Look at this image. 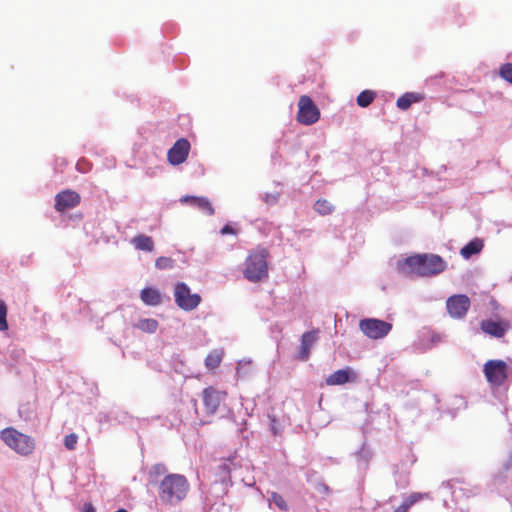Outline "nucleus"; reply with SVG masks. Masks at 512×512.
I'll list each match as a JSON object with an SVG mask.
<instances>
[{"mask_svg": "<svg viewBox=\"0 0 512 512\" xmlns=\"http://www.w3.org/2000/svg\"><path fill=\"white\" fill-rule=\"evenodd\" d=\"M209 512H214V509H213V508H211V509L209 510Z\"/></svg>", "mask_w": 512, "mask_h": 512, "instance_id": "36", "label": "nucleus"}, {"mask_svg": "<svg viewBox=\"0 0 512 512\" xmlns=\"http://www.w3.org/2000/svg\"><path fill=\"white\" fill-rule=\"evenodd\" d=\"M174 300L180 309L192 311L200 304L201 296L197 293H192L186 283L177 282L174 286Z\"/></svg>", "mask_w": 512, "mask_h": 512, "instance_id": "6", "label": "nucleus"}, {"mask_svg": "<svg viewBox=\"0 0 512 512\" xmlns=\"http://www.w3.org/2000/svg\"><path fill=\"white\" fill-rule=\"evenodd\" d=\"M483 241L475 238L471 240L469 243H467L462 249L460 250V254L463 258L469 259L472 255L478 254L483 249Z\"/></svg>", "mask_w": 512, "mask_h": 512, "instance_id": "21", "label": "nucleus"}, {"mask_svg": "<svg viewBox=\"0 0 512 512\" xmlns=\"http://www.w3.org/2000/svg\"><path fill=\"white\" fill-rule=\"evenodd\" d=\"M470 305L469 297L464 294L453 295L449 297L446 302L449 315L457 319H461L467 314Z\"/></svg>", "mask_w": 512, "mask_h": 512, "instance_id": "9", "label": "nucleus"}, {"mask_svg": "<svg viewBox=\"0 0 512 512\" xmlns=\"http://www.w3.org/2000/svg\"><path fill=\"white\" fill-rule=\"evenodd\" d=\"M181 202L189 203L191 206L198 208L207 215H211L214 212L210 202L206 198L185 196L181 199Z\"/></svg>", "mask_w": 512, "mask_h": 512, "instance_id": "18", "label": "nucleus"}, {"mask_svg": "<svg viewBox=\"0 0 512 512\" xmlns=\"http://www.w3.org/2000/svg\"><path fill=\"white\" fill-rule=\"evenodd\" d=\"M359 328L366 337L377 340L389 334L392 324L376 318H365L360 320Z\"/></svg>", "mask_w": 512, "mask_h": 512, "instance_id": "7", "label": "nucleus"}, {"mask_svg": "<svg viewBox=\"0 0 512 512\" xmlns=\"http://www.w3.org/2000/svg\"><path fill=\"white\" fill-rule=\"evenodd\" d=\"M481 330L493 337L501 338L507 332L509 324L507 322H496L491 319L483 320L480 323Z\"/></svg>", "mask_w": 512, "mask_h": 512, "instance_id": "13", "label": "nucleus"}, {"mask_svg": "<svg viewBox=\"0 0 512 512\" xmlns=\"http://www.w3.org/2000/svg\"><path fill=\"white\" fill-rule=\"evenodd\" d=\"M78 442V436L75 433H71L65 436L64 445L68 450H74Z\"/></svg>", "mask_w": 512, "mask_h": 512, "instance_id": "29", "label": "nucleus"}, {"mask_svg": "<svg viewBox=\"0 0 512 512\" xmlns=\"http://www.w3.org/2000/svg\"><path fill=\"white\" fill-rule=\"evenodd\" d=\"M81 197L74 190H63L55 196V209L63 213L67 210L73 209L80 204Z\"/></svg>", "mask_w": 512, "mask_h": 512, "instance_id": "10", "label": "nucleus"}, {"mask_svg": "<svg viewBox=\"0 0 512 512\" xmlns=\"http://www.w3.org/2000/svg\"><path fill=\"white\" fill-rule=\"evenodd\" d=\"M158 321L152 318L140 319L135 327L146 333H154L158 328Z\"/></svg>", "mask_w": 512, "mask_h": 512, "instance_id": "22", "label": "nucleus"}, {"mask_svg": "<svg viewBox=\"0 0 512 512\" xmlns=\"http://www.w3.org/2000/svg\"><path fill=\"white\" fill-rule=\"evenodd\" d=\"M0 437L9 448L22 456L30 455L35 449V441L13 427L3 429Z\"/></svg>", "mask_w": 512, "mask_h": 512, "instance_id": "4", "label": "nucleus"}, {"mask_svg": "<svg viewBox=\"0 0 512 512\" xmlns=\"http://www.w3.org/2000/svg\"><path fill=\"white\" fill-rule=\"evenodd\" d=\"M131 243L137 250L151 252L154 249L153 239L144 234H140L132 238Z\"/></svg>", "mask_w": 512, "mask_h": 512, "instance_id": "20", "label": "nucleus"}, {"mask_svg": "<svg viewBox=\"0 0 512 512\" xmlns=\"http://www.w3.org/2000/svg\"><path fill=\"white\" fill-rule=\"evenodd\" d=\"M314 209L320 215L325 216L331 214L334 210V207L328 200L320 199L317 200L316 203L314 204Z\"/></svg>", "mask_w": 512, "mask_h": 512, "instance_id": "23", "label": "nucleus"}, {"mask_svg": "<svg viewBox=\"0 0 512 512\" xmlns=\"http://www.w3.org/2000/svg\"><path fill=\"white\" fill-rule=\"evenodd\" d=\"M270 503H273L278 509L282 511H286L288 509V505L282 495L277 492H272L271 497L269 499Z\"/></svg>", "mask_w": 512, "mask_h": 512, "instance_id": "27", "label": "nucleus"}, {"mask_svg": "<svg viewBox=\"0 0 512 512\" xmlns=\"http://www.w3.org/2000/svg\"><path fill=\"white\" fill-rule=\"evenodd\" d=\"M320 118V110L311 97L302 95L298 101L297 121L303 125H312Z\"/></svg>", "mask_w": 512, "mask_h": 512, "instance_id": "8", "label": "nucleus"}, {"mask_svg": "<svg viewBox=\"0 0 512 512\" xmlns=\"http://www.w3.org/2000/svg\"><path fill=\"white\" fill-rule=\"evenodd\" d=\"M189 151V141L185 138H180L168 150L167 160L173 166L182 164L187 159Z\"/></svg>", "mask_w": 512, "mask_h": 512, "instance_id": "11", "label": "nucleus"}, {"mask_svg": "<svg viewBox=\"0 0 512 512\" xmlns=\"http://www.w3.org/2000/svg\"><path fill=\"white\" fill-rule=\"evenodd\" d=\"M83 512H95V508L93 507L92 504L86 503L83 506Z\"/></svg>", "mask_w": 512, "mask_h": 512, "instance_id": "34", "label": "nucleus"}, {"mask_svg": "<svg viewBox=\"0 0 512 512\" xmlns=\"http://www.w3.org/2000/svg\"><path fill=\"white\" fill-rule=\"evenodd\" d=\"M426 498H429L428 493L413 492L393 512H408L415 503Z\"/></svg>", "mask_w": 512, "mask_h": 512, "instance_id": "19", "label": "nucleus"}, {"mask_svg": "<svg viewBox=\"0 0 512 512\" xmlns=\"http://www.w3.org/2000/svg\"><path fill=\"white\" fill-rule=\"evenodd\" d=\"M280 194L278 192L266 193L264 196V201L268 205H274L278 202Z\"/></svg>", "mask_w": 512, "mask_h": 512, "instance_id": "30", "label": "nucleus"}, {"mask_svg": "<svg viewBox=\"0 0 512 512\" xmlns=\"http://www.w3.org/2000/svg\"><path fill=\"white\" fill-rule=\"evenodd\" d=\"M6 317H7V306H6V303L2 299H0V318L2 319V321H7Z\"/></svg>", "mask_w": 512, "mask_h": 512, "instance_id": "31", "label": "nucleus"}, {"mask_svg": "<svg viewBox=\"0 0 512 512\" xmlns=\"http://www.w3.org/2000/svg\"><path fill=\"white\" fill-rule=\"evenodd\" d=\"M222 361V353L219 351H213L209 353L205 359V365L208 369L217 368Z\"/></svg>", "mask_w": 512, "mask_h": 512, "instance_id": "25", "label": "nucleus"}, {"mask_svg": "<svg viewBox=\"0 0 512 512\" xmlns=\"http://www.w3.org/2000/svg\"><path fill=\"white\" fill-rule=\"evenodd\" d=\"M318 340V330L307 331L301 336V343L297 358L301 361H307L310 356V350Z\"/></svg>", "mask_w": 512, "mask_h": 512, "instance_id": "12", "label": "nucleus"}, {"mask_svg": "<svg viewBox=\"0 0 512 512\" xmlns=\"http://www.w3.org/2000/svg\"><path fill=\"white\" fill-rule=\"evenodd\" d=\"M189 491V483L181 474H168L159 484V498L164 503L181 502Z\"/></svg>", "mask_w": 512, "mask_h": 512, "instance_id": "2", "label": "nucleus"}, {"mask_svg": "<svg viewBox=\"0 0 512 512\" xmlns=\"http://www.w3.org/2000/svg\"><path fill=\"white\" fill-rule=\"evenodd\" d=\"M375 92L371 90H364L357 96V104L360 107H368L375 99Z\"/></svg>", "mask_w": 512, "mask_h": 512, "instance_id": "24", "label": "nucleus"}, {"mask_svg": "<svg viewBox=\"0 0 512 512\" xmlns=\"http://www.w3.org/2000/svg\"><path fill=\"white\" fill-rule=\"evenodd\" d=\"M499 75L512 85V63L503 64L500 67Z\"/></svg>", "mask_w": 512, "mask_h": 512, "instance_id": "28", "label": "nucleus"}, {"mask_svg": "<svg viewBox=\"0 0 512 512\" xmlns=\"http://www.w3.org/2000/svg\"><path fill=\"white\" fill-rule=\"evenodd\" d=\"M424 99V95L418 92H406L401 95L397 101L396 106L400 110H407L412 104L421 102Z\"/></svg>", "mask_w": 512, "mask_h": 512, "instance_id": "17", "label": "nucleus"}, {"mask_svg": "<svg viewBox=\"0 0 512 512\" xmlns=\"http://www.w3.org/2000/svg\"><path fill=\"white\" fill-rule=\"evenodd\" d=\"M483 373L492 387H500L508 378L507 363L503 360H488L483 366Z\"/></svg>", "mask_w": 512, "mask_h": 512, "instance_id": "5", "label": "nucleus"}, {"mask_svg": "<svg viewBox=\"0 0 512 512\" xmlns=\"http://www.w3.org/2000/svg\"><path fill=\"white\" fill-rule=\"evenodd\" d=\"M175 266V260L170 257H158L155 261V267L159 270L173 269Z\"/></svg>", "mask_w": 512, "mask_h": 512, "instance_id": "26", "label": "nucleus"}, {"mask_svg": "<svg viewBox=\"0 0 512 512\" xmlns=\"http://www.w3.org/2000/svg\"><path fill=\"white\" fill-rule=\"evenodd\" d=\"M140 299L147 306H158L162 303V294L154 287H146L141 290Z\"/></svg>", "mask_w": 512, "mask_h": 512, "instance_id": "15", "label": "nucleus"}, {"mask_svg": "<svg viewBox=\"0 0 512 512\" xmlns=\"http://www.w3.org/2000/svg\"><path fill=\"white\" fill-rule=\"evenodd\" d=\"M355 379L356 375L350 368L339 369L326 378V384L328 386L343 385Z\"/></svg>", "mask_w": 512, "mask_h": 512, "instance_id": "14", "label": "nucleus"}, {"mask_svg": "<svg viewBox=\"0 0 512 512\" xmlns=\"http://www.w3.org/2000/svg\"><path fill=\"white\" fill-rule=\"evenodd\" d=\"M239 232V229H234L230 225H226V234H233L236 235Z\"/></svg>", "mask_w": 512, "mask_h": 512, "instance_id": "33", "label": "nucleus"}, {"mask_svg": "<svg viewBox=\"0 0 512 512\" xmlns=\"http://www.w3.org/2000/svg\"><path fill=\"white\" fill-rule=\"evenodd\" d=\"M203 403L208 413H214L220 404V395L213 388H206L203 391Z\"/></svg>", "mask_w": 512, "mask_h": 512, "instance_id": "16", "label": "nucleus"}, {"mask_svg": "<svg viewBox=\"0 0 512 512\" xmlns=\"http://www.w3.org/2000/svg\"><path fill=\"white\" fill-rule=\"evenodd\" d=\"M447 267L445 260L436 254H423L407 257L399 266L404 273L418 276H432L443 272Z\"/></svg>", "mask_w": 512, "mask_h": 512, "instance_id": "1", "label": "nucleus"}, {"mask_svg": "<svg viewBox=\"0 0 512 512\" xmlns=\"http://www.w3.org/2000/svg\"><path fill=\"white\" fill-rule=\"evenodd\" d=\"M153 469L157 474L164 473L166 471V467L163 464H156Z\"/></svg>", "mask_w": 512, "mask_h": 512, "instance_id": "32", "label": "nucleus"}, {"mask_svg": "<svg viewBox=\"0 0 512 512\" xmlns=\"http://www.w3.org/2000/svg\"><path fill=\"white\" fill-rule=\"evenodd\" d=\"M8 329V323L7 321H2L0 318V331H5Z\"/></svg>", "mask_w": 512, "mask_h": 512, "instance_id": "35", "label": "nucleus"}, {"mask_svg": "<svg viewBox=\"0 0 512 512\" xmlns=\"http://www.w3.org/2000/svg\"><path fill=\"white\" fill-rule=\"evenodd\" d=\"M269 251L263 247H257L252 250L245 262L244 276L251 282H260L268 278Z\"/></svg>", "mask_w": 512, "mask_h": 512, "instance_id": "3", "label": "nucleus"}]
</instances>
